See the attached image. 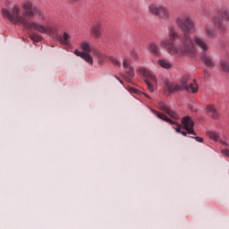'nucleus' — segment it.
Returning <instances> with one entry per match:
<instances>
[{"instance_id":"obj_3","label":"nucleus","mask_w":229,"mask_h":229,"mask_svg":"<svg viewBox=\"0 0 229 229\" xmlns=\"http://www.w3.org/2000/svg\"><path fill=\"white\" fill-rule=\"evenodd\" d=\"M148 12L152 15H154L163 21H168L169 17H170L168 8H166L165 6H163V5L151 4L148 6Z\"/></svg>"},{"instance_id":"obj_5","label":"nucleus","mask_w":229,"mask_h":229,"mask_svg":"<svg viewBox=\"0 0 229 229\" xmlns=\"http://www.w3.org/2000/svg\"><path fill=\"white\" fill-rule=\"evenodd\" d=\"M190 77L185 75L181 79V82L179 83H166L165 85V89L167 90L169 94L177 93L178 91L183 90V87L189 85Z\"/></svg>"},{"instance_id":"obj_9","label":"nucleus","mask_w":229,"mask_h":229,"mask_svg":"<svg viewBox=\"0 0 229 229\" xmlns=\"http://www.w3.org/2000/svg\"><path fill=\"white\" fill-rule=\"evenodd\" d=\"M195 42L197 47L201 50L200 54H208V43L198 35H193L192 43Z\"/></svg>"},{"instance_id":"obj_21","label":"nucleus","mask_w":229,"mask_h":229,"mask_svg":"<svg viewBox=\"0 0 229 229\" xmlns=\"http://www.w3.org/2000/svg\"><path fill=\"white\" fill-rule=\"evenodd\" d=\"M157 64H158V65L161 66V68H164V69H171L172 68V64L168 60H165V59L157 60Z\"/></svg>"},{"instance_id":"obj_12","label":"nucleus","mask_w":229,"mask_h":229,"mask_svg":"<svg viewBox=\"0 0 229 229\" xmlns=\"http://www.w3.org/2000/svg\"><path fill=\"white\" fill-rule=\"evenodd\" d=\"M199 56L206 67L214 68V66H216L213 57L208 53H199Z\"/></svg>"},{"instance_id":"obj_13","label":"nucleus","mask_w":229,"mask_h":229,"mask_svg":"<svg viewBox=\"0 0 229 229\" xmlns=\"http://www.w3.org/2000/svg\"><path fill=\"white\" fill-rule=\"evenodd\" d=\"M160 110L172 117L174 120H180V115L164 104H160Z\"/></svg>"},{"instance_id":"obj_1","label":"nucleus","mask_w":229,"mask_h":229,"mask_svg":"<svg viewBox=\"0 0 229 229\" xmlns=\"http://www.w3.org/2000/svg\"><path fill=\"white\" fill-rule=\"evenodd\" d=\"M175 22L176 26L184 33L183 38H182L181 46H174V42L178 38V34L174 27H169L168 35L170 39L161 40L160 46L166 49L167 53L172 55L178 54L193 58L196 55V48L189 33H194L196 31L195 23H193L192 19L189 15L179 16L176 18Z\"/></svg>"},{"instance_id":"obj_10","label":"nucleus","mask_w":229,"mask_h":229,"mask_svg":"<svg viewBox=\"0 0 229 229\" xmlns=\"http://www.w3.org/2000/svg\"><path fill=\"white\" fill-rule=\"evenodd\" d=\"M182 124H183V128L185 131H187L188 134H192L193 136H196L195 131H193V126L195 125V123L192 121V119L190 116H184L181 120Z\"/></svg>"},{"instance_id":"obj_6","label":"nucleus","mask_w":229,"mask_h":229,"mask_svg":"<svg viewBox=\"0 0 229 229\" xmlns=\"http://www.w3.org/2000/svg\"><path fill=\"white\" fill-rule=\"evenodd\" d=\"M138 73H140L145 80L147 89H148L149 92L153 93L154 85L157 83V79L154 77V75L151 74L150 72L142 67L138 68Z\"/></svg>"},{"instance_id":"obj_25","label":"nucleus","mask_w":229,"mask_h":229,"mask_svg":"<svg viewBox=\"0 0 229 229\" xmlns=\"http://www.w3.org/2000/svg\"><path fill=\"white\" fill-rule=\"evenodd\" d=\"M68 38H69L68 34L64 33L63 38H61V43H63L64 45H67L68 44Z\"/></svg>"},{"instance_id":"obj_15","label":"nucleus","mask_w":229,"mask_h":229,"mask_svg":"<svg viewBox=\"0 0 229 229\" xmlns=\"http://www.w3.org/2000/svg\"><path fill=\"white\" fill-rule=\"evenodd\" d=\"M208 138L213 140L215 142L219 141L225 147H228L227 142L220 140L219 135L216 131H208Z\"/></svg>"},{"instance_id":"obj_29","label":"nucleus","mask_w":229,"mask_h":229,"mask_svg":"<svg viewBox=\"0 0 229 229\" xmlns=\"http://www.w3.org/2000/svg\"><path fill=\"white\" fill-rule=\"evenodd\" d=\"M204 76H205V78H208L210 76V74L208 73V72L207 70H204Z\"/></svg>"},{"instance_id":"obj_31","label":"nucleus","mask_w":229,"mask_h":229,"mask_svg":"<svg viewBox=\"0 0 229 229\" xmlns=\"http://www.w3.org/2000/svg\"><path fill=\"white\" fill-rule=\"evenodd\" d=\"M179 133H181L182 135H183L184 137H187V132L182 131H180Z\"/></svg>"},{"instance_id":"obj_17","label":"nucleus","mask_w":229,"mask_h":229,"mask_svg":"<svg viewBox=\"0 0 229 229\" xmlns=\"http://www.w3.org/2000/svg\"><path fill=\"white\" fill-rule=\"evenodd\" d=\"M90 33L96 38H98L101 37V24L98 23L90 29Z\"/></svg>"},{"instance_id":"obj_18","label":"nucleus","mask_w":229,"mask_h":229,"mask_svg":"<svg viewBox=\"0 0 229 229\" xmlns=\"http://www.w3.org/2000/svg\"><path fill=\"white\" fill-rule=\"evenodd\" d=\"M206 36L213 38L216 36V28L213 25H207L205 27Z\"/></svg>"},{"instance_id":"obj_14","label":"nucleus","mask_w":229,"mask_h":229,"mask_svg":"<svg viewBox=\"0 0 229 229\" xmlns=\"http://www.w3.org/2000/svg\"><path fill=\"white\" fill-rule=\"evenodd\" d=\"M183 90H186L188 93L196 94L199 90L198 83L193 81V82H190V84L185 85L183 87Z\"/></svg>"},{"instance_id":"obj_26","label":"nucleus","mask_w":229,"mask_h":229,"mask_svg":"<svg viewBox=\"0 0 229 229\" xmlns=\"http://www.w3.org/2000/svg\"><path fill=\"white\" fill-rule=\"evenodd\" d=\"M129 93L139 94V90L134 88H129Z\"/></svg>"},{"instance_id":"obj_19","label":"nucleus","mask_w":229,"mask_h":229,"mask_svg":"<svg viewBox=\"0 0 229 229\" xmlns=\"http://www.w3.org/2000/svg\"><path fill=\"white\" fill-rule=\"evenodd\" d=\"M148 51L154 55H159V47L157 46V43L151 42L148 44Z\"/></svg>"},{"instance_id":"obj_4","label":"nucleus","mask_w":229,"mask_h":229,"mask_svg":"<svg viewBox=\"0 0 229 229\" xmlns=\"http://www.w3.org/2000/svg\"><path fill=\"white\" fill-rule=\"evenodd\" d=\"M224 21H229V11L227 9H222L219 11L218 16L213 18L215 27L219 30L220 32H225L226 28Z\"/></svg>"},{"instance_id":"obj_2","label":"nucleus","mask_w":229,"mask_h":229,"mask_svg":"<svg viewBox=\"0 0 229 229\" xmlns=\"http://www.w3.org/2000/svg\"><path fill=\"white\" fill-rule=\"evenodd\" d=\"M21 8H23V14L21 16L19 6L14 5L12 8V11H8L5 9H3V17L4 19H7L10 21V22L19 25L21 24L25 29H33L38 33L42 34H49L53 33V28L50 26L44 27L43 25H40L36 22L28 21L26 18H33L35 15H39L41 17H44V12L41 11V9L37 8L33 6L32 2L30 1H25L24 4L21 5Z\"/></svg>"},{"instance_id":"obj_20","label":"nucleus","mask_w":229,"mask_h":229,"mask_svg":"<svg viewBox=\"0 0 229 229\" xmlns=\"http://www.w3.org/2000/svg\"><path fill=\"white\" fill-rule=\"evenodd\" d=\"M93 55L98 59V64H103L106 61V55L98 52V50H93Z\"/></svg>"},{"instance_id":"obj_28","label":"nucleus","mask_w":229,"mask_h":229,"mask_svg":"<svg viewBox=\"0 0 229 229\" xmlns=\"http://www.w3.org/2000/svg\"><path fill=\"white\" fill-rule=\"evenodd\" d=\"M191 139H195L197 142H202L203 140V139L199 136H196V137L191 136Z\"/></svg>"},{"instance_id":"obj_30","label":"nucleus","mask_w":229,"mask_h":229,"mask_svg":"<svg viewBox=\"0 0 229 229\" xmlns=\"http://www.w3.org/2000/svg\"><path fill=\"white\" fill-rule=\"evenodd\" d=\"M131 57L137 58V54H136V52H131Z\"/></svg>"},{"instance_id":"obj_8","label":"nucleus","mask_w":229,"mask_h":229,"mask_svg":"<svg viewBox=\"0 0 229 229\" xmlns=\"http://www.w3.org/2000/svg\"><path fill=\"white\" fill-rule=\"evenodd\" d=\"M151 112H152V114H154L156 115V117H157L158 119L163 120L164 122H166V123H169V124H174V126H176V127H174V130H175L176 132L180 133V132L182 131H181V125L178 124V123H175V122H173V120H171L170 118H168V116H167L165 114L159 113V112H157V111L155 110V109H151Z\"/></svg>"},{"instance_id":"obj_27","label":"nucleus","mask_w":229,"mask_h":229,"mask_svg":"<svg viewBox=\"0 0 229 229\" xmlns=\"http://www.w3.org/2000/svg\"><path fill=\"white\" fill-rule=\"evenodd\" d=\"M222 155L229 157V149L227 148L223 149Z\"/></svg>"},{"instance_id":"obj_22","label":"nucleus","mask_w":229,"mask_h":229,"mask_svg":"<svg viewBox=\"0 0 229 229\" xmlns=\"http://www.w3.org/2000/svg\"><path fill=\"white\" fill-rule=\"evenodd\" d=\"M30 38L32 39V41L38 43L39 41H41L42 37L41 35H38V33H30Z\"/></svg>"},{"instance_id":"obj_11","label":"nucleus","mask_w":229,"mask_h":229,"mask_svg":"<svg viewBox=\"0 0 229 229\" xmlns=\"http://www.w3.org/2000/svg\"><path fill=\"white\" fill-rule=\"evenodd\" d=\"M123 67L124 68L127 76H125V81H127L128 82H130L133 76H134V70L133 67L130 65V61L127 59H124L123 61Z\"/></svg>"},{"instance_id":"obj_7","label":"nucleus","mask_w":229,"mask_h":229,"mask_svg":"<svg viewBox=\"0 0 229 229\" xmlns=\"http://www.w3.org/2000/svg\"><path fill=\"white\" fill-rule=\"evenodd\" d=\"M81 49H83L84 52H80V50H75L74 54L75 55H78L79 57L82 58L84 61L87 62V64H89L92 65L94 64V60L92 59L91 55L89 53L91 52V47H89V43H81Z\"/></svg>"},{"instance_id":"obj_24","label":"nucleus","mask_w":229,"mask_h":229,"mask_svg":"<svg viewBox=\"0 0 229 229\" xmlns=\"http://www.w3.org/2000/svg\"><path fill=\"white\" fill-rule=\"evenodd\" d=\"M109 61L111 62V64H113L114 66L118 68L121 67V63H119V61L115 57L109 56Z\"/></svg>"},{"instance_id":"obj_23","label":"nucleus","mask_w":229,"mask_h":229,"mask_svg":"<svg viewBox=\"0 0 229 229\" xmlns=\"http://www.w3.org/2000/svg\"><path fill=\"white\" fill-rule=\"evenodd\" d=\"M220 66L222 67V71L224 72L229 73V63L227 61H222L220 63Z\"/></svg>"},{"instance_id":"obj_16","label":"nucleus","mask_w":229,"mask_h":229,"mask_svg":"<svg viewBox=\"0 0 229 229\" xmlns=\"http://www.w3.org/2000/svg\"><path fill=\"white\" fill-rule=\"evenodd\" d=\"M207 109L208 115H210L214 120H217V118H219V114L217 113L216 106H208Z\"/></svg>"}]
</instances>
